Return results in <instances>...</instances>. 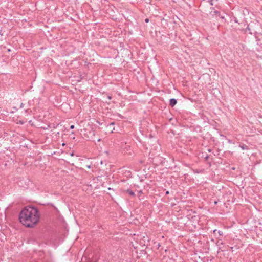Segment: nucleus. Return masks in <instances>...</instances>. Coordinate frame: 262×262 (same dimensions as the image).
<instances>
[{
    "mask_svg": "<svg viewBox=\"0 0 262 262\" xmlns=\"http://www.w3.org/2000/svg\"><path fill=\"white\" fill-rule=\"evenodd\" d=\"M39 219L40 214L38 209L31 206L24 208L19 214L20 222L27 227H33L38 223Z\"/></svg>",
    "mask_w": 262,
    "mask_h": 262,
    "instance_id": "1",
    "label": "nucleus"
},
{
    "mask_svg": "<svg viewBox=\"0 0 262 262\" xmlns=\"http://www.w3.org/2000/svg\"><path fill=\"white\" fill-rule=\"evenodd\" d=\"M209 14L212 16L216 15V16H219L222 19H224V16L221 15L220 12L215 10L214 8H212V10L210 11Z\"/></svg>",
    "mask_w": 262,
    "mask_h": 262,
    "instance_id": "2",
    "label": "nucleus"
},
{
    "mask_svg": "<svg viewBox=\"0 0 262 262\" xmlns=\"http://www.w3.org/2000/svg\"><path fill=\"white\" fill-rule=\"evenodd\" d=\"M177 101L176 99L172 98V99H170L169 105L171 107H173L177 104Z\"/></svg>",
    "mask_w": 262,
    "mask_h": 262,
    "instance_id": "3",
    "label": "nucleus"
},
{
    "mask_svg": "<svg viewBox=\"0 0 262 262\" xmlns=\"http://www.w3.org/2000/svg\"><path fill=\"white\" fill-rule=\"evenodd\" d=\"M126 192L128 193L129 195H130L132 196H134L135 195V193L133 191L130 190V189H127L126 190Z\"/></svg>",
    "mask_w": 262,
    "mask_h": 262,
    "instance_id": "4",
    "label": "nucleus"
},
{
    "mask_svg": "<svg viewBox=\"0 0 262 262\" xmlns=\"http://www.w3.org/2000/svg\"><path fill=\"white\" fill-rule=\"evenodd\" d=\"M239 146H240V147H241V148H242V149H248L247 146L246 145H242V146L240 145Z\"/></svg>",
    "mask_w": 262,
    "mask_h": 262,
    "instance_id": "5",
    "label": "nucleus"
},
{
    "mask_svg": "<svg viewBox=\"0 0 262 262\" xmlns=\"http://www.w3.org/2000/svg\"><path fill=\"white\" fill-rule=\"evenodd\" d=\"M218 233H219V234L220 235H222V233H223L222 231H218Z\"/></svg>",
    "mask_w": 262,
    "mask_h": 262,
    "instance_id": "6",
    "label": "nucleus"
},
{
    "mask_svg": "<svg viewBox=\"0 0 262 262\" xmlns=\"http://www.w3.org/2000/svg\"><path fill=\"white\" fill-rule=\"evenodd\" d=\"M74 128V125H72L70 126V128L71 129H73Z\"/></svg>",
    "mask_w": 262,
    "mask_h": 262,
    "instance_id": "7",
    "label": "nucleus"
},
{
    "mask_svg": "<svg viewBox=\"0 0 262 262\" xmlns=\"http://www.w3.org/2000/svg\"><path fill=\"white\" fill-rule=\"evenodd\" d=\"M145 21L146 23H148L149 21V19L148 18H146V19H145Z\"/></svg>",
    "mask_w": 262,
    "mask_h": 262,
    "instance_id": "8",
    "label": "nucleus"
},
{
    "mask_svg": "<svg viewBox=\"0 0 262 262\" xmlns=\"http://www.w3.org/2000/svg\"><path fill=\"white\" fill-rule=\"evenodd\" d=\"M86 167H88V168H90L91 167L90 165H87Z\"/></svg>",
    "mask_w": 262,
    "mask_h": 262,
    "instance_id": "9",
    "label": "nucleus"
},
{
    "mask_svg": "<svg viewBox=\"0 0 262 262\" xmlns=\"http://www.w3.org/2000/svg\"><path fill=\"white\" fill-rule=\"evenodd\" d=\"M114 122H112L110 124V125H114Z\"/></svg>",
    "mask_w": 262,
    "mask_h": 262,
    "instance_id": "10",
    "label": "nucleus"
},
{
    "mask_svg": "<svg viewBox=\"0 0 262 262\" xmlns=\"http://www.w3.org/2000/svg\"><path fill=\"white\" fill-rule=\"evenodd\" d=\"M166 194H169V191H166Z\"/></svg>",
    "mask_w": 262,
    "mask_h": 262,
    "instance_id": "11",
    "label": "nucleus"
},
{
    "mask_svg": "<svg viewBox=\"0 0 262 262\" xmlns=\"http://www.w3.org/2000/svg\"><path fill=\"white\" fill-rule=\"evenodd\" d=\"M108 98L109 99H111V97L110 96H108Z\"/></svg>",
    "mask_w": 262,
    "mask_h": 262,
    "instance_id": "12",
    "label": "nucleus"
},
{
    "mask_svg": "<svg viewBox=\"0 0 262 262\" xmlns=\"http://www.w3.org/2000/svg\"><path fill=\"white\" fill-rule=\"evenodd\" d=\"M214 204H217V202H216V201H215V202H214Z\"/></svg>",
    "mask_w": 262,
    "mask_h": 262,
    "instance_id": "13",
    "label": "nucleus"
},
{
    "mask_svg": "<svg viewBox=\"0 0 262 262\" xmlns=\"http://www.w3.org/2000/svg\"><path fill=\"white\" fill-rule=\"evenodd\" d=\"M216 231V230H214L213 231V232H214V233H215Z\"/></svg>",
    "mask_w": 262,
    "mask_h": 262,
    "instance_id": "14",
    "label": "nucleus"
}]
</instances>
